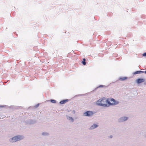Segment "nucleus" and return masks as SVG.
I'll return each instance as SVG.
<instances>
[{"label":"nucleus","instance_id":"f257e3e1","mask_svg":"<svg viewBox=\"0 0 146 146\" xmlns=\"http://www.w3.org/2000/svg\"><path fill=\"white\" fill-rule=\"evenodd\" d=\"M24 138L23 136L22 135H17L9 139V141L11 143H13L20 141Z\"/></svg>","mask_w":146,"mask_h":146},{"label":"nucleus","instance_id":"f03ea898","mask_svg":"<svg viewBox=\"0 0 146 146\" xmlns=\"http://www.w3.org/2000/svg\"><path fill=\"white\" fill-rule=\"evenodd\" d=\"M104 100L103 99H100L98 100L96 102V104L99 106H103L104 107H106L107 105L106 104H103Z\"/></svg>","mask_w":146,"mask_h":146},{"label":"nucleus","instance_id":"7ed1b4c3","mask_svg":"<svg viewBox=\"0 0 146 146\" xmlns=\"http://www.w3.org/2000/svg\"><path fill=\"white\" fill-rule=\"evenodd\" d=\"M94 114V112L90 111H88L84 113L83 115L84 116L91 117Z\"/></svg>","mask_w":146,"mask_h":146},{"label":"nucleus","instance_id":"20e7f679","mask_svg":"<svg viewBox=\"0 0 146 146\" xmlns=\"http://www.w3.org/2000/svg\"><path fill=\"white\" fill-rule=\"evenodd\" d=\"M110 101L112 102L111 103V105H117L119 103L118 101L115 100L113 98H110Z\"/></svg>","mask_w":146,"mask_h":146},{"label":"nucleus","instance_id":"39448f33","mask_svg":"<svg viewBox=\"0 0 146 146\" xmlns=\"http://www.w3.org/2000/svg\"><path fill=\"white\" fill-rule=\"evenodd\" d=\"M26 123L28 125L33 124L36 123V121L35 120L29 119L26 121Z\"/></svg>","mask_w":146,"mask_h":146},{"label":"nucleus","instance_id":"423d86ee","mask_svg":"<svg viewBox=\"0 0 146 146\" xmlns=\"http://www.w3.org/2000/svg\"><path fill=\"white\" fill-rule=\"evenodd\" d=\"M128 117H123L119 119L118 121L119 122H122L128 120Z\"/></svg>","mask_w":146,"mask_h":146},{"label":"nucleus","instance_id":"0eeeda50","mask_svg":"<svg viewBox=\"0 0 146 146\" xmlns=\"http://www.w3.org/2000/svg\"><path fill=\"white\" fill-rule=\"evenodd\" d=\"M145 81L144 79L143 78H138L136 80V82L138 84H140L143 82Z\"/></svg>","mask_w":146,"mask_h":146},{"label":"nucleus","instance_id":"6e6552de","mask_svg":"<svg viewBox=\"0 0 146 146\" xmlns=\"http://www.w3.org/2000/svg\"><path fill=\"white\" fill-rule=\"evenodd\" d=\"M98 127V125L96 124H94L90 127L89 128V129L90 130H92Z\"/></svg>","mask_w":146,"mask_h":146},{"label":"nucleus","instance_id":"1a4fd4ad","mask_svg":"<svg viewBox=\"0 0 146 146\" xmlns=\"http://www.w3.org/2000/svg\"><path fill=\"white\" fill-rule=\"evenodd\" d=\"M68 99H66L62 100L61 101L60 103L61 104H64L68 101Z\"/></svg>","mask_w":146,"mask_h":146},{"label":"nucleus","instance_id":"9d476101","mask_svg":"<svg viewBox=\"0 0 146 146\" xmlns=\"http://www.w3.org/2000/svg\"><path fill=\"white\" fill-rule=\"evenodd\" d=\"M67 119L70 120L71 122H72L74 121V119L72 117L68 116H67Z\"/></svg>","mask_w":146,"mask_h":146},{"label":"nucleus","instance_id":"9b49d317","mask_svg":"<svg viewBox=\"0 0 146 146\" xmlns=\"http://www.w3.org/2000/svg\"><path fill=\"white\" fill-rule=\"evenodd\" d=\"M143 72V71H137L134 72L133 74H138L142 73Z\"/></svg>","mask_w":146,"mask_h":146},{"label":"nucleus","instance_id":"f8f14e48","mask_svg":"<svg viewBox=\"0 0 146 146\" xmlns=\"http://www.w3.org/2000/svg\"><path fill=\"white\" fill-rule=\"evenodd\" d=\"M105 101L106 103H107L108 104L110 105H111V103L110 102H111L110 101V98H109V99H108L106 100H105Z\"/></svg>","mask_w":146,"mask_h":146},{"label":"nucleus","instance_id":"ddd939ff","mask_svg":"<svg viewBox=\"0 0 146 146\" xmlns=\"http://www.w3.org/2000/svg\"><path fill=\"white\" fill-rule=\"evenodd\" d=\"M86 60L85 58H84L83 59V60L82 62V63L83 65H85L86 64Z\"/></svg>","mask_w":146,"mask_h":146},{"label":"nucleus","instance_id":"4468645a","mask_svg":"<svg viewBox=\"0 0 146 146\" xmlns=\"http://www.w3.org/2000/svg\"><path fill=\"white\" fill-rule=\"evenodd\" d=\"M127 78L126 77H124L123 78H119V80L121 81H124Z\"/></svg>","mask_w":146,"mask_h":146},{"label":"nucleus","instance_id":"2eb2a0df","mask_svg":"<svg viewBox=\"0 0 146 146\" xmlns=\"http://www.w3.org/2000/svg\"><path fill=\"white\" fill-rule=\"evenodd\" d=\"M106 86L104 85H100L98 86V87H97L96 88H95V90H96L98 88H104L105 87H106Z\"/></svg>","mask_w":146,"mask_h":146},{"label":"nucleus","instance_id":"dca6fc26","mask_svg":"<svg viewBox=\"0 0 146 146\" xmlns=\"http://www.w3.org/2000/svg\"><path fill=\"white\" fill-rule=\"evenodd\" d=\"M42 134L44 136H46L48 135V133L44 132L42 133Z\"/></svg>","mask_w":146,"mask_h":146},{"label":"nucleus","instance_id":"f3484780","mask_svg":"<svg viewBox=\"0 0 146 146\" xmlns=\"http://www.w3.org/2000/svg\"><path fill=\"white\" fill-rule=\"evenodd\" d=\"M50 101L53 103H56V100H54L51 99L50 100Z\"/></svg>","mask_w":146,"mask_h":146},{"label":"nucleus","instance_id":"a211bd4d","mask_svg":"<svg viewBox=\"0 0 146 146\" xmlns=\"http://www.w3.org/2000/svg\"><path fill=\"white\" fill-rule=\"evenodd\" d=\"M7 105H0V108H7Z\"/></svg>","mask_w":146,"mask_h":146},{"label":"nucleus","instance_id":"6ab92c4d","mask_svg":"<svg viewBox=\"0 0 146 146\" xmlns=\"http://www.w3.org/2000/svg\"><path fill=\"white\" fill-rule=\"evenodd\" d=\"M143 56H145L146 57V52H145L143 54Z\"/></svg>","mask_w":146,"mask_h":146},{"label":"nucleus","instance_id":"aec40b11","mask_svg":"<svg viewBox=\"0 0 146 146\" xmlns=\"http://www.w3.org/2000/svg\"><path fill=\"white\" fill-rule=\"evenodd\" d=\"M39 104H38L37 105H36L35 106V107L36 108L38 107L39 106Z\"/></svg>","mask_w":146,"mask_h":146},{"label":"nucleus","instance_id":"412c9836","mask_svg":"<svg viewBox=\"0 0 146 146\" xmlns=\"http://www.w3.org/2000/svg\"><path fill=\"white\" fill-rule=\"evenodd\" d=\"M143 73H145V74H146V70L145 71H143Z\"/></svg>","mask_w":146,"mask_h":146},{"label":"nucleus","instance_id":"4be33fe9","mask_svg":"<svg viewBox=\"0 0 146 146\" xmlns=\"http://www.w3.org/2000/svg\"><path fill=\"white\" fill-rule=\"evenodd\" d=\"M112 136L111 135H110V136H109V138H112Z\"/></svg>","mask_w":146,"mask_h":146}]
</instances>
